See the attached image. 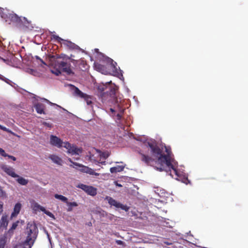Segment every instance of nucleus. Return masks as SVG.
Returning a JSON list of instances; mask_svg holds the SVG:
<instances>
[{
  "label": "nucleus",
  "mask_w": 248,
  "mask_h": 248,
  "mask_svg": "<svg viewBox=\"0 0 248 248\" xmlns=\"http://www.w3.org/2000/svg\"><path fill=\"white\" fill-rule=\"evenodd\" d=\"M166 155L162 154V155L158 157V159L155 161V164L157 165L155 168L159 171H168L172 169L174 173L178 176H179V174L174 164V159L171 157V152L170 148L165 147Z\"/></svg>",
  "instance_id": "f257e3e1"
},
{
  "label": "nucleus",
  "mask_w": 248,
  "mask_h": 248,
  "mask_svg": "<svg viewBox=\"0 0 248 248\" xmlns=\"http://www.w3.org/2000/svg\"><path fill=\"white\" fill-rule=\"evenodd\" d=\"M147 146L151 149V152L153 155L155 157V159L146 155L142 153L141 151L138 152L141 161L144 162L146 165L152 166L154 163L162 155V150L155 142L147 143Z\"/></svg>",
  "instance_id": "f03ea898"
},
{
  "label": "nucleus",
  "mask_w": 248,
  "mask_h": 248,
  "mask_svg": "<svg viewBox=\"0 0 248 248\" xmlns=\"http://www.w3.org/2000/svg\"><path fill=\"white\" fill-rule=\"evenodd\" d=\"M50 143L52 145L57 147L58 148H61L62 147L65 148L67 149L68 153L72 155H78L81 154L82 151L81 148H79L75 145H71L68 142H62L61 139L56 136L51 135Z\"/></svg>",
  "instance_id": "7ed1b4c3"
},
{
  "label": "nucleus",
  "mask_w": 248,
  "mask_h": 248,
  "mask_svg": "<svg viewBox=\"0 0 248 248\" xmlns=\"http://www.w3.org/2000/svg\"><path fill=\"white\" fill-rule=\"evenodd\" d=\"M56 64L59 69H57L55 71H52L51 72L56 76H59L62 71L66 73L67 75H70L73 73L70 68L71 64L70 63H67L63 60H58L56 61Z\"/></svg>",
  "instance_id": "20e7f679"
},
{
  "label": "nucleus",
  "mask_w": 248,
  "mask_h": 248,
  "mask_svg": "<svg viewBox=\"0 0 248 248\" xmlns=\"http://www.w3.org/2000/svg\"><path fill=\"white\" fill-rule=\"evenodd\" d=\"M74 94L78 97L84 99L87 105L90 106L91 107L93 108V97L86 93H83L78 88L75 86H74Z\"/></svg>",
  "instance_id": "39448f33"
},
{
  "label": "nucleus",
  "mask_w": 248,
  "mask_h": 248,
  "mask_svg": "<svg viewBox=\"0 0 248 248\" xmlns=\"http://www.w3.org/2000/svg\"><path fill=\"white\" fill-rule=\"evenodd\" d=\"M52 36L54 40L57 41V42L61 43L67 48L75 49L78 47L75 44L71 41L63 40L58 35H53Z\"/></svg>",
  "instance_id": "423d86ee"
},
{
  "label": "nucleus",
  "mask_w": 248,
  "mask_h": 248,
  "mask_svg": "<svg viewBox=\"0 0 248 248\" xmlns=\"http://www.w3.org/2000/svg\"><path fill=\"white\" fill-rule=\"evenodd\" d=\"M77 187L82 189L89 195L94 196L97 194V188L93 186L80 184Z\"/></svg>",
  "instance_id": "0eeeda50"
},
{
  "label": "nucleus",
  "mask_w": 248,
  "mask_h": 248,
  "mask_svg": "<svg viewBox=\"0 0 248 248\" xmlns=\"http://www.w3.org/2000/svg\"><path fill=\"white\" fill-rule=\"evenodd\" d=\"M105 200H107L108 202V203L111 205L117 208H121V209L124 210L125 211H128L129 210V207L126 205H124L122 203L118 202L115 200L113 199L112 198L109 196H106L105 198Z\"/></svg>",
  "instance_id": "6e6552de"
},
{
  "label": "nucleus",
  "mask_w": 248,
  "mask_h": 248,
  "mask_svg": "<svg viewBox=\"0 0 248 248\" xmlns=\"http://www.w3.org/2000/svg\"><path fill=\"white\" fill-rule=\"evenodd\" d=\"M68 160L71 163H72L75 166H78V167H82V169L81 170L83 172H86V173H88L91 175H94L95 176H99V174L98 173L94 172L93 169L89 168L88 167L84 166H83L80 164H78V163H76V162H73L71 158H69Z\"/></svg>",
  "instance_id": "1a4fd4ad"
},
{
  "label": "nucleus",
  "mask_w": 248,
  "mask_h": 248,
  "mask_svg": "<svg viewBox=\"0 0 248 248\" xmlns=\"http://www.w3.org/2000/svg\"><path fill=\"white\" fill-rule=\"evenodd\" d=\"M1 169L8 175L12 177L16 178L19 177V176L15 172L14 169L11 167L7 165H2L1 166Z\"/></svg>",
  "instance_id": "9d476101"
},
{
  "label": "nucleus",
  "mask_w": 248,
  "mask_h": 248,
  "mask_svg": "<svg viewBox=\"0 0 248 248\" xmlns=\"http://www.w3.org/2000/svg\"><path fill=\"white\" fill-rule=\"evenodd\" d=\"M22 21L20 23L19 27L22 28L24 30L31 29L33 28L31 24V22L29 21L26 17H22L21 19Z\"/></svg>",
  "instance_id": "9b49d317"
},
{
  "label": "nucleus",
  "mask_w": 248,
  "mask_h": 248,
  "mask_svg": "<svg viewBox=\"0 0 248 248\" xmlns=\"http://www.w3.org/2000/svg\"><path fill=\"white\" fill-rule=\"evenodd\" d=\"M36 230V227L34 225L28 224L27 228V231L28 233V236L27 237L26 242L29 243L31 240V235L33 233V232Z\"/></svg>",
  "instance_id": "f8f14e48"
},
{
  "label": "nucleus",
  "mask_w": 248,
  "mask_h": 248,
  "mask_svg": "<svg viewBox=\"0 0 248 248\" xmlns=\"http://www.w3.org/2000/svg\"><path fill=\"white\" fill-rule=\"evenodd\" d=\"M9 17H10L11 21L16 23L18 26H19L21 21H22L21 19H22V17L18 16L16 14H10Z\"/></svg>",
  "instance_id": "ddd939ff"
},
{
  "label": "nucleus",
  "mask_w": 248,
  "mask_h": 248,
  "mask_svg": "<svg viewBox=\"0 0 248 248\" xmlns=\"http://www.w3.org/2000/svg\"><path fill=\"white\" fill-rule=\"evenodd\" d=\"M34 108L37 112L39 114H44L45 105L41 103H37L34 106Z\"/></svg>",
  "instance_id": "4468645a"
},
{
  "label": "nucleus",
  "mask_w": 248,
  "mask_h": 248,
  "mask_svg": "<svg viewBox=\"0 0 248 248\" xmlns=\"http://www.w3.org/2000/svg\"><path fill=\"white\" fill-rule=\"evenodd\" d=\"M21 208V204L20 203L18 202L16 203L14 208V211L11 214V217L16 216L20 212Z\"/></svg>",
  "instance_id": "2eb2a0df"
},
{
  "label": "nucleus",
  "mask_w": 248,
  "mask_h": 248,
  "mask_svg": "<svg viewBox=\"0 0 248 248\" xmlns=\"http://www.w3.org/2000/svg\"><path fill=\"white\" fill-rule=\"evenodd\" d=\"M49 158L55 163L59 165H62V159L59 157L58 156L56 155H50L49 156Z\"/></svg>",
  "instance_id": "dca6fc26"
},
{
  "label": "nucleus",
  "mask_w": 248,
  "mask_h": 248,
  "mask_svg": "<svg viewBox=\"0 0 248 248\" xmlns=\"http://www.w3.org/2000/svg\"><path fill=\"white\" fill-rule=\"evenodd\" d=\"M8 224V220L7 219V216L6 215H3L2 216L0 220V225L1 227L6 228Z\"/></svg>",
  "instance_id": "f3484780"
},
{
  "label": "nucleus",
  "mask_w": 248,
  "mask_h": 248,
  "mask_svg": "<svg viewBox=\"0 0 248 248\" xmlns=\"http://www.w3.org/2000/svg\"><path fill=\"white\" fill-rule=\"evenodd\" d=\"M124 167L123 166L118 165L116 167H112L110 169L111 173H116L121 172L124 169Z\"/></svg>",
  "instance_id": "a211bd4d"
},
{
  "label": "nucleus",
  "mask_w": 248,
  "mask_h": 248,
  "mask_svg": "<svg viewBox=\"0 0 248 248\" xmlns=\"http://www.w3.org/2000/svg\"><path fill=\"white\" fill-rule=\"evenodd\" d=\"M108 62L110 63L111 64V66L114 69H115V71H113L115 75L118 74V75H120L121 74L120 71H118L115 65L117 64L116 62H114L113 60L110 58H108Z\"/></svg>",
  "instance_id": "6ab92c4d"
},
{
  "label": "nucleus",
  "mask_w": 248,
  "mask_h": 248,
  "mask_svg": "<svg viewBox=\"0 0 248 248\" xmlns=\"http://www.w3.org/2000/svg\"><path fill=\"white\" fill-rule=\"evenodd\" d=\"M94 67H95V68L99 72L104 74L106 72L105 71V69H106V68L105 67L99 63H97V62H95L94 63Z\"/></svg>",
  "instance_id": "aec40b11"
},
{
  "label": "nucleus",
  "mask_w": 248,
  "mask_h": 248,
  "mask_svg": "<svg viewBox=\"0 0 248 248\" xmlns=\"http://www.w3.org/2000/svg\"><path fill=\"white\" fill-rule=\"evenodd\" d=\"M17 182L20 185L25 186L28 183V180L21 177H18Z\"/></svg>",
  "instance_id": "412c9836"
},
{
  "label": "nucleus",
  "mask_w": 248,
  "mask_h": 248,
  "mask_svg": "<svg viewBox=\"0 0 248 248\" xmlns=\"http://www.w3.org/2000/svg\"><path fill=\"white\" fill-rule=\"evenodd\" d=\"M32 207L33 210H34L35 211H37L38 210H40L41 211H42V210H43V208H44V207L41 206L38 203L35 202H34L33 203H32Z\"/></svg>",
  "instance_id": "4be33fe9"
},
{
  "label": "nucleus",
  "mask_w": 248,
  "mask_h": 248,
  "mask_svg": "<svg viewBox=\"0 0 248 248\" xmlns=\"http://www.w3.org/2000/svg\"><path fill=\"white\" fill-rule=\"evenodd\" d=\"M54 197L56 199H59L60 200H61L62 201L66 203L67 201V198L63 196V195H59V194H56L55 195H54Z\"/></svg>",
  "instance_id": "5701e85b"
},
{
  "label": "nucleus",
  "mask_w": 248,
  "mask_h": 248,
  "mask_svg": "<svg viewBox=\"0 0 248 248\" xmlns=\"http://www.w3.org/2000/svg\"><path fill=\"white\" fill-rule=\"evenodd\" d=\"M43 210H42V212H43L45 214H46V215H47L48 216L52 218H55L54 215L51 212L46 210L45 208H43Z\"/></svg>",
  "instance_id": "b1692460"
},
{
  "label": "nucleus",
  "mask_w": 248,
  "mask_h": 248,
  "mask_svg": "<svg viewBox=\"0 0 248 248\" xmlns=\"http://www.w3.org/2000/svg\"><path fill=\"white\" fill-rule=\"evenodd\" d=\"M99 152L100 153L99 155L100 156V157L104 159H106L109 156V154L108 152H101L100 151Z\"/></svg>",
  "instance_id": "393cba45"
},
{
  "label": "nucleus",
  "mask_w": 248,
  "mask_h": 248,
  "mask_svg": "<svg viewBox=\"0 0 248 248\" xmlns=\"http://www.w3.org/2000/svg\"><path fill=\"white\" fill-rule=\"evenodd\" d=\"M66 203L68 206L76 207L78 205L76 202H69L67 201Z\"/></svg>",
  "instance_id": "a878e982"
},
{
  "label": "nucleus",
  "mask_w": 248,
  "mask_h": 248,
  "mask_svg": "<svg viewBox=\"0 0 248 248\" xmlns=\"http://www.w3.org/2000/svg\"><path fill=\"white\" fill-rule=\"evenodd\" d=\"M18 221L17 222H14L13 223L12 225V227H11V228L9 229V231L10 232V231H13L14 230L16 229V228L17 227V225H18Z\"/></svg>",
  "instance_id": "bb28decb"
},
{
  "label": "nucleus",
  "mask_w": 248,
  "mask_h": 248,
  "mask_svg": "<svg viewBox=\"0 0 248 248\" xmlns=\"http://www.w3.org/2000/svg\"><path fill=\"white\" fill-rule=\"evenodd\" d=\"M0 155L4 157H6L8 155V154L5 153L3 149L0 148Z\"/></svg>",
  "instance_id": "cd10ccee"
},
{
  "label": "nucleus",
  "mask_w": 248,
  "mask_h": 248,
  "mask_svg": "<svg viewBox=\"0 0 248 248\" xmlns=\"http://www.w3.org/2000/svg\"><path fill=\"white\" fill-rule=\"evenodd\" d=\"M0 129L1 130H3L4 131H6L8 132H11V131L9 130L8 129H7L6 127L3 126L2 125L0 124Z\"/></svg>",
  "instance_id": "c85d7f7f"
},
{
  "label": "nucleus",
  "mask_w": 248,
  "mask_h": 248,
  "mask_svg": "<svg viewBox=\"0 0 248 248\" xmlns=\"http://www.w3.org/2000/svg\"><path fill=\"white\" fill-rule=\"evenodd\" d=\"M43 124L50 128L52 127V125L51 124L46 122H44Z\"/></svg>",
  "instance_id": "c756f323"
},
{
  "label": "nucleus",
  "mask_w": 248,
  "mask_h": 248,
  "mask_svg": "<svg viewBox=\"0 0 248 248\" xmlns=\"http://www.w3.org/2000/svg\"><path fill=\"white\" fill-rule=\"evenodd\" d=\"M6 157H8L9 158L12 159L13 161L16 160V158L14 156L8 155Z\"/></svg>",
  "instance_id": "7c9ffc66"
},
{
  "label": "nucleus",
  "mask_w": 248,
  "mask_h": 248,
  "mask_svg": "<svg viewBox=\"0 0 248 248\" xmlns=\"http://www.w3.org/2000/svg\"><path fill=\"white\" fill-rule=\"evenodd\" d=\"M116 243L118 244V245H123L124 244V242L121 241V240H117L116 241Z\"/></svg>",
  "instance_id": "2f4dec72"
},
{
  "label": "nucleus",
  "mask_w": 248,
  "mask_h": 248,
  "mask_svg": "<svg viewBox=\"0 0 248 248\" xmlns=\"http://www.w3.org/2000/svg\"><path fill=\"white\" fill-rule=\"evenodd\" d=\"M115 93V88H112L110 89V94H114Z\"/></svg>",
  "instance_id": "473e14b6"
},
{
  "label": "nucleus",
  "mask_w": 248,
  "mask_h": 248,
  "mask_svg": "<svg viewBox=\"0 0 248 248\" xmlns=\"http://www.w3.org/2000/svg\"><path fill=\"white\" fill-rule=\"evenodd\" d=\"M0 79H1L2 80H4L6 82H7L6 80H8V79L5 78L4 77H3L2 75H0Z\"/></svg>",
  "instance_id": "72a5a7b5"
},
{
  "label": "nucleus",
  "mask_w": 248,
  "mask_h": 248,
  "mask_svg": "<svg viewBox=\"0 0 248 248\" xmlns=\"http://www.w3.org/2000/svg\"><path fill=\"white\" fill-rule=\"evenodd\" d=\"M36 59L39 60L41 62L45 63V62H43V61L41 59H40L38 56H36Z\"/></svg>",
  "instance_id": "f704fd0d"
},
{
  "label": "nucleus",
  "mask_w": 248,
  "mask_h": 248,
  "mask_svg": "<svg viewBox=\"0 0 248 248\" xmlns=\"http://www.w3.org/2000/svg\"><path fill=\"white\" fill-rule=\"evenodd\" d=\"M68 208L67 211H71L72 210V207H71V206H68Z\"/></svg>",
  "instance_id": "c9c22d12"
},
{
  "label": "nucleus",
  "mask_w": 248,
  "mask_h": 248,
  "mask_svg": "<svg viewBox=\"0 0 248 248\" xmlns=\"http://www.w3.org/2000/svg\"><path fill=\"white\" fill-rule=\"evenodd\" d=\"M2 208H3V206L2 204H0V212H2Z\"/></svg>",
  "instance_id": "e433bc0d"
},
{
  "label": "nucleus",
  "mask_w": 248,
  "mask_h": 248,
  "mask_svg": "<svg viewBox=\"0 0 248 248\" xmlns=\"http://www.w3.org/2000/svg\"><path fill=\"white\" fill-rule=\"evenodd\" d=\"M110 111H111L112 112H115L114 109L113 108H110Z\"/></svg>",
  "instance_id": "4c0bfd02"
},
{
  "label": "nucleus",
  "mask_w": 248,
  "mask_h": 248,
  "mask_svg": "<svg viewBox=\"0 0 248 248\" xmlns=\"http://www.w3.org/2000/svg\"><path fill=\"white\" fill-rule=\"evenodd\" d=\"M185 181H183V182L186 183V181H188V179H187V178H185Z\"/></svg>",
  "instance_id": "58836bf2"
},
{
  "label": "nucleus",
  "mask_w": 248,
  "mask_h": 248,
  "mask_svg": "<svg viewBox=\"0 0 248 248\" xmlns=\"http://www.w3.org/2000/svg\"><path fill=\"white\" fill-rule=\"evenodd\" d=\"M108 83L109 84H110L111 83V81H110L108 82Z\"/></svg>",
  "instance_id": "ea45409f"
},
{
  "label": "nucleus",
  "mask_w": 248,
  "mask_h": 248,
  "mask_svg": "<svg viewBox=\"0 0 248 248\" xmlns=\"http://www.w3.org/2000/svg\"><path fill=\"white\" fill-rule=\"evenodd\" d=\"M92 156H90L91 159H92Z\"/></svg>",
  "instance_id": "a19ab883"
}]
</instances>
